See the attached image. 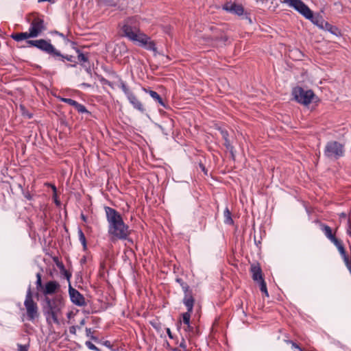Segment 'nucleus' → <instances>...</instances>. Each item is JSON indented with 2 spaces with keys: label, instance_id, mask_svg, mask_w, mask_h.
Masks as SVG:
<instances>
[{
  "label": "nucleus",
  "instance_id": "obj_28",
  "mask_svg": "<svg viewBox=\"0 0 351 351\" xmlns=\"http://www.w3.org/2000/svg\"><path fill=\"white\" fill-rule=\"evenodd\" d=\"M183 330L186 332L185 337L188 339L195 335V328L191 326V324H189V325H184L183 326Z\"/></svg>",
  "mask_w": 351,
  "mask_h": 351
},
{
  "label": "nucleus",
  "instance_id": "obj_32",
  "mask_svg": "<svg viewBox=\"0 0 351 351\" xmlns=\"http://www.w3.org/2000/svg\"><path fill=\"white\" fill-rule=\"evenodd\" d=\"M36 289L38 291H41L43 292V289L44 288V286L42 283V275L40 272L37 273L36 275Z\"/></svg>",
  "mask_w": 351,
  "mask_h": 351
},
{
  "label": "nucleus",
  "instance_id": "obj_61",
  "mask_svg": "<svg viewBox=\"0 0 351 351\" xmlns=\"http://www.w3.org/2000/svg\"><path fill=\"white\" fill-rule=\"evenodd\" d=\"M129 237L130 236H128V239H125V240H126L128 243L133 244L134 243L133 240L131 238H130Z\"/></svg>",
  "mask_w": 351,
  "mask_h": 351
},
{
  "label": "nucleus",
  "instance_id": "obj_52",
  "mask_svg": "<svg viewBox=\"0 0 351 351\" xmlns=\"http://www.w3.org/2000/svg\"><path fill=\"white\" fill-rule=\"evenodd\" d=\"M47 185L51 186V189H52L53 193L55 194H56L57 189H56V186L54 184H51V183H47Z\"/></svg>",
  "mask_w": 351,
  "mask_h": 351
},
{
  "label": "nucleus",
  "instance_id": "obj_7",
  "mask_svg": "<svg viewBox=\"0 0 351 351\" xmlns=\"http://www.w3.org/2000/svg\"><path fill=\"white\" fill-rule=\"evenodd\" d=\"M24 306L26 308L27 319L33 322L39 316L38 306L36 302L33 300V294L29 285L25 295Z\"/></svg>",
  "mask_w": 351,
  "mask_h": 351
},
{
  "label": "nucleus",
  "instance_id": "obj_38",
  "mask_svg": "<svg viewBox=\"0 0 351 351\" xmlns=\"http://www.w3.org/2000/svg\"><path fill=\"white\" fill-rule=\"evenodd\" d=\"M20 109H21V114L23 116L26 117L28 119L32 118L33 114L32 113H29L24 106L21 105Z\"/></svg>",
  "mask_w": 351,
  "mask_h": 351
},
{
  "label": "nucleus",
  "instance_id": "obj_47",
  "mask_svg": "<svg viewBox=\"0 0 351 351\" xmlns=\"http://www.w3.org/2000/svg\"><path fill=\"white\" fill-rule=\"evenodd\" d=\"M23 195H24V197L27 199H28V200L32 199V195H31V193L29 191H26V192L23 193Z\"/></svg>",
  "mask_w": 351,
  "mask_h": 351
},
{
  "label": "nucleus",
  "instance_id": "obj_55",
  "mask_svg": "<svg viewBox=\"0 0 351 351\" xmlns=\"http://www.w3.org/2000/svg\"><path fill=\"white\" fill-rule=\"evenodd\" d=\"M167 335H168V336H169V337L170 339H173V336L172 335V332H171V330L169 328H167Z\"/></svg>",
  "mask_w": 351,
  "mask_h": 351
},
{
  "label": "nucleus",
  "instance_id": "obj_3",
  "mask_svg": "<svg viewBox=\"0 0 351 351\" xmlns=\"http://www.w3.org/2000/svg\"><path fill=\"white\" fill-rule=\"evenodd\" d=\"M27 45L29 47H35L36 49L49 55L55 60L61 61L63 62L65 60H67L69 62L74 63L73 64H67V67H75L77 64V61H75V58L74 56L71 55H64L61 53V52L57 49H56V47L51 43L50 40L40 38L36 40H29L27 41Z\"/></svg>",
  "mask_w": 351,
  "mask_h": 351
},
{
  "label": "nucleus",
  "instance_id": "obj_10",
  "mask_svg": "<svg viewBox=\"0 0 351 351\" xmlns=\"http://www.w3.org/2000/svg\"><path fill=\"white\" fill-rule=\"evenodd\" d=\"M212 34L208 36V39L215 41L216 43L223 42L225 43L228 40V36L224 32L222 27L218 26H210L209 27Z\"/></svg>",
  "mask_w": 351,
  "mask_h": 351
},
{
  "label": "nucleus",
  "instance_id": "obj_42",
  "mask_svg": "<svg viewBox=\"0 0 351 351\" xmlns=\"http://www.w3.org/2000/svg\"><path fill=\"white\" fill-rule=\"evenodd\" d=\"M17 347H18V351H28L29 344L27 343L26 345H22V344L18 343Z\"/></svg>",
  "mask_w": 351,
  "mask_h": 351
},
{
  "label": "nucleus",
  "instance_id": "obj_48",
  "mask_svg": "<svg viewBox=\"0 0 351 351\" xmlns=\"http://www.w3.org/2000/svg\"><path fill=\"white\" fill-rule=\"evenodd\" d=\"M76 329H77V326H72L69 327V332L71 334L75 335L76 334Z\"/></svg>",
  "mask_w": 351,
  "mask_h": 351
},
{
  "label": "nucleus",
  "instance_id": "obj_9",
  "mask_svg": "<svg viewBox=\"0 0 351 351\" xmlns=\"http://www.w3.org/2000/svg\"><path fill=\"white\" fill-rule=\"evenodd\" d=\"M282 2L293 8L306 19L313 17V11L302 0H283Z\"/></svg>",
  "mask_w": 351,
  "mask_h": 351
},
{
  "label": "nucleus",
  "instance_id": "obj_23",
  "mask_svg": "<svg viewBox=\"0 0 351 351\" xmlns=\"http://www.w3.org/2000/svg\"><path fill=\"white\" fill-rule=\"evenodd\" d=\"M323 29L327 30L330 32L332 34L336 36H341V30L335 25L330 24L328 22H326L325 25L323 26Z\"/></svg>",
  "mask_w": 351,
  "mask_h": 351
},
{
  "label": "nucleus",
  "instance_id": "obj_34",
  "mask_svg": "<svg viewBox=\"0 0 351 351\" xmlns=\"http://www.w3.org/2000/svg\"><path fill=\"white\" fill-rule=\"evenodd\" d=\"M330 241L337 247L338 250L344 247L342 241L337 239L336 237L332 239Z\"/></svg>",
  "mask_w": 351,
  "mask_h": 351
},
{
  "label": "nucleus",
  "instance_id": "obj_6",
  "mask_svg": "<svg viewBox=\"0 0 351 351\" xmlns=\"http://www.w3.org/2000/svg\"><path fill=\"white\" fill-rule=\"evenodd\" d=\"M344 145L336 141H328L324 147V155L330 160H337L344 156Z\"/></svg>",
  "mask_w": 351,
  "mask_h": 351
},
{
  "label": "nucleus",
  "instance_id": "obj_12",
  "mask_svg": "<svg viewBox=\"0 0 351 351\" xmlns=\"http://www.w3.org/2000/svg\"><path fill=\"white\" fill-rule=\"evenodd\" d=\"M69 294L72 303L78 306H85L86 305V300L84 295L74 289L71 284L69 285Z\"/></svg>",
  "mask_w": 351,
  "mask_h": 351
},
{
  "label": "nucleus",
  "instance_id": "obj_62",
  "mask_svg": "<svg viewBox=\"0 0 351 351\" xmlns=\"http://www.w3.org/2000/svg\"><path fill=\"white\" fill-rule=\"evenodd\" d=\"M81 86H83V87H86V88H89V87H90V86H90V84H87V83H82V84H81Z\"/></svg>",
  "mask_w": 351,
  "mask_h": 351
},
{
  "label": "nucleus",
  "instance_id": "obj_53",
  "mask_svg": "<svg viewBox=\"0 0 351 351\" xmlns=\"http://www.w3.org/2000/svg\"><path fill=\"white\" fill-rule=\"evenodd\" d=\"M56 265H57V267H58L60 269H64V264L62 263V262H60V261H56Z\"/></svg>",
  "mask_w": 351,
  "mask_h": 351
},
{
  "label": "nucleus",
  "instance_id": "obj_50",
  "mask_svg": "<svg viewBox=\"0 0 351 351\" xmlns=\"http://www.w3.org/2000/svg\"><path fill=\"white\" fill-rule=\"evenodd\" d=\"M86 335L87 337H90L93 335L92 329L89 328H86Z\"/></svg>",
  "mask_w": 351,
  "mask_h": 351
},
{
  "label": "nucleus",
  "instance_id": "obj_31",
  "mask_svg": "<svg viewBox=\"0 0 351 351\" xmlns=\"http://www.w3.org/2000/svg\"><path fill=\"white\" fill-rule=\"evenodd\" d=\"M259 284L261 291L265 295V297H269V293L267 291V285L265 280L257 282Z\"/></svg>",
  "mask_w": 351,
  "mask_h": 351
},
{
  "label": "nucleus",
  "instance_id": "obj_17",
  "mask_svg": "<svg viewBox=\"0 0 351 351\" xmlns=\"http://www.w3.org/2000/svg\"><path fill=\"white\" fill-rule=\"evenodd\" d=\"M62 101L70 106H73L75 108V110L80 113L90 114V112L86 109L85 106L78 103L75 100H73L71 98H62Z\"/></svg>",
  "mask_w": 351,
  "mask_h": 351
},
{
  "label": "nucleus",
  "instance_id": "obj_35",
  "mask_svg": "<svg viewBox=\"0 0 351 351\" xmlns=\"http://www.w3.org/2000/svg\"><path fill=\"white\" fill-rule=\"evenodd\" d=\"M330 241L337 247L338 250L344 247L342 241L337 239L336 237L332 239Z\"/></svg>",
  "mask_w": 351,
  "mask_h": 351
},
{
  "label": "nucleus",
  "instance_id": "obj_14",
  "mask_svg": "<svg viewBox=\"0 0 351 351\" xmlns=\"http://www.w3.org/2000/svg\"><path fill=\"white\" fill-rule=\"evenodd\" d=\"M60 289V285L56 280H50L45 283L43 289V293L45 297H50L58 292Z\"/></svg>",
  "mask_w": 351,
  "mask_h": 351
},
{
  "label": "nucleus",
  "instance_id": "obj_51",
  "mask_svg": "<svg viewBox=\"0 0 351 351\" xmlns=\"http://www.w3.org/2000/svg\"><path fill=\"white\" fill-rule=\"evenodd\" d=\"M52 34H56L60 37H62V38L65 39L66 38V36L61 32H59L56 30H55L54 32H52Z\"/></svg>",
  "mask_w": 351,
  "mask_h": 351
},
{
  "label": "nucleus",
  "instance_id": "obj_13",
  "mask_svg": "<svg viewBox=\"0 0 351 351\" xmlns=\"http://www.w3.org/2000/svg\"><path fill=\"white\" fill-rule=\"evenodd\" d=\"M194 303L195 299H191L190 297L183 300V304L187 308V311L182 314V323L184 326L190 324L191 315L193 312Z\"/></svg>",
  "mask_w": 351,
  "mask_h": 351
},
{
  "label": "nucleus",
  "instance_id": "obj_16",
  "mask_svg": "<svg viewBox=\"0 0 351 351\" xmlns=\"http://www.w3.org/2000/svg\"><path fill=\"white\" fill-rule=\"evenodd\" d=\"M77 58V63H79L82 66L86 67L87 64H89V59L90 57V53L87 51H82L79 49H76Z\"/></svg>",
  "mask_w": 351,
  "mask_h": 351
},
{
  "label": "nucleus",
  "instance_id": "obj_60",
  "mask_svg": "<svg viewBox=\"0 0 351 351\" xmlns=\"http://www.w3.org/2000/svg\"><path fill=\"white\" fill-rule=\"evenodd\" d=\"M90 338L91 340H93L95 342H97L99 341V339L97 337L94 336V335L90 336Z\"/></svg>",
  "mask_w": 351,
  "mask_h": 351
},
{
  "label": "nucleus",
  "instance_id": "obj_40",
  "mask_svg": "<svg viewBox=\"0 0 351 351\" xmlns=\"http://www.w3.org/2000/svg\"><path fill=\"white\" fill-rule=\"evenodd\" d=\"M85 345L90 350H95V351H100V350L97 346H95L92 342H90L89 341H86Z\"/></svg>",
  "mask_w": 351,
  "mask_h": 351
},
{
  "label": "nucleus",
  "instance_id": "obj_29",
  "mask_svg": "<svg viewBox=\"0 0 351 351\" xmlns=\"http://www.w3.org/2000/svg\"><path fill=\"white\" fill-rule=\"evenodd\" d=\"M224 223L228 225H232L234 221L232 218V214L228 207H226L223 212Z\"/></svg>",
  "mask_w": 351,
  "mask_h": 351
},
{
  "label": "nucleus",
  "instance_id": "obj_26",
  "mask_svg": "<svg viewBox=\"0 0 351 351\" xmlns=\"http://www.w3.org/2000/svg\"><path fill=\"white\" fill-rule=\"evenodd\" d=\"M117 80L119 82V86L123 90L127 97V99L134 94V93L129 88L126 83L121 78V77H119Z\"/></svg>",
  "mask_w": 351,
  "mask_h": 351
},
{
  "label": "nucleus",
  "instance_id": "obj_1",
  "mask_svg": "<svg viewBox=\"0 0 351 351\" xmlns=\"http://www.w3.org/2000/svg\"><path fill=\"white\" fill-rule=\"evenodd\" d=\"M108 222V234L112 243L117 241H125L131 234V230L123 219L122 215L116 209L108 206L104 207Z\"/></svg>",
  "mask_w": 351,
  "mask_h": 351
},
{
  "label": "nucleus",
  "instance_id": "obj_4",
  "mask_svg": "<svg viewBox=\"0 0 351 351\" xmlns=\"http://www.w3.org/2000/svg\"><path fill=\"white\" fill-rule=\"evenodd\" d=\"M121 36L128 38L135 43L138 40L140 34L144 32L141 30L140 22L138 16H130L124 19L120 25Z\"/></svg>",
  "mask_w": 351,
  "mask_h": 351
},
{
  "label": "nucleus",
  "instance_id": "obj_64",
  "mask_svg": "<svg viewBox=\"0 0 351 351\" xmlns=\"http://www.w3.org/2000/svg\"><path fill=\"white\" fill-rule=\"evenodd\" d=\"M85 324V320L83 319L81 322H80V325L82 326Z\"/></svg>",
  "mask_w": 351,
  "mask_h": 351
},
{
  "label": "nucleus",
  "instance_id": "obj_41",
  "mask_svg": "<svg viewBox=\"0 0 351 351\" xmlns=\"http://www.w3.org/2000/svg\"><path fill=\"white\" fill-rule=\"evenodd\" d=\"M185 339H186L184 337H182V341L179 344V347L181 348L184 351H187V346H186V340Z\"/></svg>",
  "mask_w": 351,
  "mask_h": 351
},
{
  "label": "nucleus",
  "instance_id": "obj_37",
  "mask_svg": "<svg viewBox=\"0 0 351 351\" xmlns=\"http://www.w3.org/2000/svg\"><path fill=\"white\" fill-rule=\"evenodd\" d=\"M104 71L107 73L109 75L118 79L120 76L117 73L116 71L108 67H103Z\"/></svg>",
  "mask_w": 351,
  "mask_h": 351
},
{
  "label": "nucleus",
  "instance_id": "obj_22",
  "mask_svg": "<svg viewBox=\"0 0 351 351\" xmlns=\"http://www.w3.org/2000/svg\"><path fill=\"white\" fill-rule=\"evenodd\" d=\"M10 37L16 42L25 40L27 45L26 47H29L27 45V41L32 40L29 38H33L32 36L29 34V32L14 33L10 36Z\"/></svg>",
  "mask_w": 351,
  "mask_h": 351
},
{
  "label": "nucleus",
  "instance_id": "obj_43",
  "mask_svg": "<svg viewBox=\"0 0 351 351\" xmlns=\"http://www.w3.org/2000/svg\"><path fill=\"white\" fill-rule=\"evenodd\" d=\"M342 258L346 265L351 263V256L348 254L344 255V256H342Z\"/></svg>",
  "mask_w": 351,
  "mask_h": 351
},
{
  "label": "nucleus",
  "instance_id": "obj_8",
  "mask_svg": "<svg viewBox=\"0 0 351 351\" xmlns=\"http://www.w3.org/2000/svg\"><path fill=\"white\" fill-rule=\"evenodd\" d=\"M292 95L296 101L304 106L310 104L315 97L313 90H304L300 86L293 88Z\"/></svg>",
  "mask_w": 351,
  "mask_h": 351
},
{
  "label": "nucleus",
  "instance_id": "obj_46",
  "mask_svg": "<svg viewBox=\"0 0 351 351\" xmlns=\"http://www.w3.org/2000/svg\"><path fill=\"white\" fill-rule=\"evenodd\" d=\"M62 274L65 276L68 281L70 280V278H71V274L69 271L66 270L64 271V273H62Z\"/></svg>",
  "mask_w": 351,
  "mask_h": 351
},
{
  "label": "nucleus",
  "instance_id": "obj_57",
  "mask_svg": "<svg viewBox=\"0 0 351 351\" xmlns=\"http://www.w3.org/2000/svg\"><path fill=\"white\" fill-rule=\"evenodd\" d=\"M104 345L105 346L108 347V348H111V347H112V344H111V343H110V341H105L104 342Z\"/></svg>",
  "mask_w": 351,
  "mask_h": 351
},
{
  "label": "nucleus",
  "instance_id": "obj_2",
  "mask_svg": "<svg viewBox=\"0 0 351 351\" xmlns=\"http://www.w3.org/2000/svg\"><path fill=\"white\" fill-rule=\"evenodd\" d=\"M64 307V299L60 294L52 297H45L42 304V309L46 322L49 326L52 324H60L59 317Z\"/></svg>",
  "mask_w": 351,
  "mask_h": 351
},
{
  "label": "nucleus",
  "instance_id": "obj_27",
  "mask_svg": "<svg viewBox=\"0 0 351 351\" xmlns=\"http://www.w3.org/2000/svg\"><path fill=\"white\" fill-rule=\"evenodd\" d=\"M310 20L313 23L317 25L321 29L323 28V26L325 25L326 22L323 18L319 15L314 16L313 14V17L311 19H308Z\"/></svg>",
  "mask_w": 351,
  "mask_h": 351
},
{
  "label": "nucleus",
  "instance_id": "obj_54",
  "mask_svg": "<svg viewBox=\"0 0 351 351\" xmlns=\"http://www.w3.org/2000/svg\"><path fill=\"white\" fill-rule=\"evenodd\" d=\"M339 252L341 254V257L344 256V255L347 254L345 247H343L341 250H339Z\"/></svg>",
  "mask_w": 351,
  "mask_h": 351
},
{
  "label": "nucleus",
  "instance_id": "obj_18",
  "mask_svg": "<svg viewBox=\"0 0 351 351\" xmlns=\"http://www.w3.org/2000/svg\"><path fill=\"white\" fill-rule=\"evenodd\" d=\"M223 9L231 13L241 16L244 12V8L241 5L237 3H226L223 6Z\"/></svg>",
  "mask_w": 351,
  "mask_h": 351
},
{
  "label": "nucleus",
  "instance_id": "obj_30",
  "mask_svg": "<svg viewBox=\"0 0 351 351\" xmlns=\"http://www.w3.org/2000/svg\"><path fill=\"white\" fill-rule=\"evenodd\" d=\"M77 233H78L79 240L83 246V250H84V251H86L87 250V242H86V239L85 237V235L81 228H78Z\"/></svg>",
  "mask_w": 351,
  "mask_h": 351
},
{
  "label": "nucleus",
  "instance_id": "obj_39",
  "mask_svg": "<svg viewBox=\"0 0 351 351\" xmlns=\"http://www.w3.org/2000/svg\"><path fill=\"white\" fill-rule=\"evenodd\" d=\"M287 344H291L293 349H297L298 351L303 350L300 346L292 340H285Z\"/></svg>",
  "mask_w": 351,
  "mask_h": 351
},
{
  "label": "nucleus",
  "instance_id": "obj_20",
  "mask_svg": "<svg viewBox=\"0 0 351 351\" xmlns=\"http://www.w3.org/2000/svg\"><path fill=\"white\" fill-rule=\"evenodd\" d=\"M129 102L132 105L133 108L141 113H145L146 109L143 103L137 98L134 93L128 98Z\"/></svg>",
  "mask_w": 351,
  "mask_h": 351
},
{
  "label": "nucleus",
  "instance_id": "obj_45",
  "mask_svg": "<svg viewBox=\"0 0 351 351\" xmlns=\"http://www.w3.org/2000/svg\"><path fill=\"white\" fill-rule=\"evenodd\" d=\"M199 167L206 176L208 175V169L202 162L199 163Z\"/></svg>",
  "mask_w": 351,
  "mask_h": 351
},
{
  "label": "nucleus",
  "instance_id": "obj_63",
  "mask_svg": "<svg viewBox=\"0 0 351 351\" xmlns=\"http://www.w3.org/2000/svg\"><path fill=\"white\" fill-rule=\"evenodd\" d=\"M350 273H351V263L346 265Z\"/></svg>",
  "mask_w": 351,
  "mask_h": 351
},
{
  "label": "nucleus",
  "instance_id": "obj_15",
  "mask_svg": "<svg viewBox=\"0 0 351 351\" xmlns=\"http://www.w3.org/2000/svg\"><path fill=\"white\" fill-rule=\"evenodd\" d=\"M250 272L254 281L257 282L264 279L262 269L259 263L252 264L250 267Z\"/></svg>",
  "mask_w": 351,
  "mask_h": 351
},
{
  "label": "nucleus",
  "instance_id": "obj_36",
  "mask_svg": "<svg viewBox=\"0 0 351 351\" xmlns=\"http://www.w3.org/2000/svg\"><path fill=\"white\" fill-rule=\"evenodd\" d=\"M330 241L337 247L338 250L344 247L342 241L337 239L336 237L332 239Z\"/></svg>",
  "mask_w": 351,
  "mask_h": 351
},
{
  "label": "nucleus",
  "instance_id": "obj_19",
  "mask_svg": "<svg viewBox=\"0 0 351 351\" xmlns=\"http://www.w3.org/2000/svg\"><path fill=\"white\" fill-rule=\"evenodd\" d=\"M176 282H178L181 286L184 291V295L183 300H185L187 298H189V297L191 298V299H194L192 290L190 289V287L188 285V284L185 282L182 278L177 277L176 278Z\"/></svg>",
  "mask_w": 351,
  "mask_h": 351
},
{
  "label": "nucleus",
  "instance_id": "obj_49",
  "mask_svg": "<svg viewBox=\"0 0 351 351\" xmlns=\"http://www.w3.org/2000/svg\"><path fill=\"white\" fill-rule=\"evenodd\" d=\"M347 234L351 237V224L350 220L348 221Z\"/></svg>",
  "mask_w": 351,
  "mask_h": 351
},
{
  "label": "nucleus",
  "instance_id": "obj_5",
  "mask_svg": "<svg viewBox=\"0 0 351 351\" xmlns=\"http://www.w3.org/2000/svg\"><path fill=\"white\" fill-rule=\"evenodd\" d=\"M29 27L28 32L32 38L41 36L47 29L45 16L38 12H32L26 16Z\"/></svg>",
  "mask_w": 351,
  "mask_h": 351
},
{
  "label": "nucleus",
  "instance_id": "obj_44",
  "mask_svg": "<svg viewBox=\"0 0 351 351\" xmlns=\"http://www.w3.org/2000/svg\"><path fill=\"white\" fill-rule=\"evenodd\" d=\"M99 1L106 5H108V6H112V5H114V1L113 0H99Z\"/></svg>",
  "mask_w": 351,
  "mask_h": 351
},
{
  "label": "nucleus",
  "instance_id": "obj_24",
  "mask_svg": "<svg viewBox=\"0 0 351 351\" xmlns=\"http://www.w3.org/2000/svg\"><path fill=\"white\" fill-rule=\"evenodd\" d=\"M143 90L147 93L149 94V95L156 101H157L160 106L166 108V106L162 99V97L160 96V95L152 90H147L146 88H143Z\"/></svg>",
  "mask_w": 351,
  "mask_h": 351
},
{
  "label": "nucleus",
  "instance_id": "obj_58",
  "mask_svg": "<svg viewBox=\"0 0 351 351\" xmlns=\"http://www.w3.org/2000/svg\"><path fill=\"white\" fill-rule=\"evenodd\" d=\"M86 68V71L88 73H91V69H90V64H87V66L85 67Z\"/></svg>",
  "mask_w": 351,
  "mask_h": 351
},
{
  "label": "nucleus",
  "instance_id": "obj_11",
  "mask_svg": "<svg viewBox=\"0 0 351 351\" xmlns=\"http://www.w3.org/2000/svg\"><path fill=\"white\" fill-rule=\"evenodd\" d=\"M135 43L147 50L154 51L155 53L157 52L155 42L145 33L140 34V37H138V40Z\"/></svg>",
  "mask_w": 351,
  "mask_h": 351
},
{
  "label": "nucleus",
  "instance_id": "obj_59",
  "mask_svg": "<svg viewBox=\"0 0 351 351\" xmlns=\"http://www.w3.org/2000/svg\"><path fill=\"white\" fill-rule=\"evenodd\" d=\"M90 338L91 340H93L95 342H97L99 341V339L97 337L94 336V335L90 336Z\"/></svg>",
  "mask_w": 351,
  "mask_h": 351
},
{
  "label": "nucleus",
  "instance_id": "obj_25",
  "mask_svg": "<svg viewBox=\"0 0 351 351\" xmlns=\"http://www.w3.org/2000/svg\"><path fill=\"white\" fill-rule=\"evenodd\" d=\"M321 230L324 232L325 236L330 241L332 239H333L335 235L332 233L331 228L325 224L321 223L319 225Z\"/></svg>",
  "mask_w": 351,
  "mask_h": 351
},
{
  "label": "nucleus",
  "instance_id": "obj_21",
  "mask_svg": "<svg viewBox=\"0 0 351 351\" xmlns=\"http://www.w3.org/2000/svg\"><path fill=\"white\" fill-rule=\"evenodd\" d=\"M220 134L224 140L223 145L226 147V148L230 151V154H232V157L234 156V147L232 145L229 139V134L228 132L226 129L219 128Z\"/></svg>",
  "mask_w": 351,
  "mask_h": 351
},
{
  "label": "nucleus",
  "instance_id": "obj_56",
  "mask_svg": "<svg viewBox=\"0 0 351 351\" xmlns=\"http://www.w3.org/2000/svg\"><path fill=\"white\" fill-rule=\"evenodd\" d=\"M80 218L82 219V220L83 221H84V222L87 221V217L84 213H81Z\"/></svg>",
  "mask_w": 351,
  "mask_h": 351
},
{
  "label": "nucleus",
  "instance_id": "obj_33",
  "mask_svg": "<svg viewBox=\"0 0 351 351\" xmlns=\"http://www.w3.org/2000/svg\"><path fill=\"white\" fill-rule=\"evenodd\" d=\"M95 75L103 85H108L110 88H114L113 83L104 78L101 75L95 73Z\"/></svg>",
  "mask_w": 351,
  "mask_h": 351
}]
</instances>
